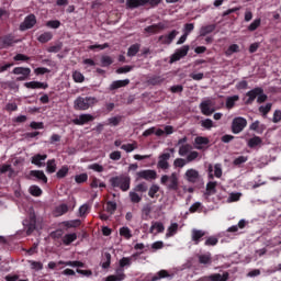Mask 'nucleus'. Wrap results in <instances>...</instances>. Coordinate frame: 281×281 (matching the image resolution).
Here are the masks:
<instances>
[{
    "label": "nucleus",
    "instance_id": "nucleus-40",
    "mask_svg": "<svg viewBox=\"0 0 281 281\" xmlns=\"http://www.w3.org/2000/svg\"><path fill=\"white\" fill-rule=\"evenodd\" d=\"M190 150H192V145H190V144H184V145L180 146V148H179L180 157H186V155H188V153H190Z\"/></svg>",
    "mask_w": 281,
    "mask_h": 281
},
{
    "label": "nucleus",
    "instance_id": "nucleus-8",
    "mask_svg": "<svg viewBox=\"0 0 281 281\" xmlns=\"http://www.w3.org/2000/svg\"><path fill=\"white\" fill-rule=\"evenodd\" d=\"M36 25V15L30 14L20 24V31L25 32L26 30H32Z\"/></svg>",
    "mask_w": 281,
    "mask_h": 281
},
{
    "label": "nucleus",
    "instance_id": "nucleus-60",
    "mask_svg": "<svg viewBox=\"0 0 281 281\" xmlns=\"http://www.w3.org/2000/svg\"><path fill=\"white\" fill-rule=\"evenodd\" d=\"M249 157L247 156H239L234 159L233 164L234 166H241V164H247Z\"/></svg>",
    "mask_w": 281,
    "mask_h": 281
},
{
    "label": "nucleus",
    "instance_id": "nucleus-21",
    "mask_svg": "<svg viewBox=\"0 0 281 281\" xmlns=\"http://www.w3.org/2000/svg\"><path fill=\"white\" fill-rule=\"evenodd\" d=\"M216 186H218V182L216 181H209L206 183V190H205V196H212L216 194Z\"/></svg>",
    "mask_w": 281,
    "mask_h": 281
},
{
    "label": "nucleus",
    "instance_id": "nucleus-37",
    "mask_svg": "<svg viewBox=\"0 0 281 281\" xmlns=\"http://www.w3.org/2000/svg\"><path fill=\"white\" fill-rule=\"evenodd\" d=\"M159 30H161V24H153V25L145 27V32L147 34H157V32H159Z\"/></svg>",
    "mask_w": 281,
    "mask_h": 281
},
{
    "label": "nucleus",
    "instance_id": "nucleus-56",
    "mask_svg": "<svg viewBox=\"0 0 281 281\" xmlns=\"http://www.w3.org/2000/svg\"><path fill=\"white\" fill-rule=\"evenodd\" d=\"M177 229H179V224L173 223L168 227L167 237L175 236L177 234Z\"/></svg>",
    "mask_w": 281,
    "mask_h": 281
},
{
    "label": "nucleus",
    "instance_id": "nucleus-1",
    "mask_svg": "<svg viewBox=\"0 0 281 281\" xmlns=\"http://www.w3.org/2000/svg\"><path fill=\"white\" fill-rule=\"evenodd\" d=\"M133 261L131 257H123L119 261V268L115 270L116 274H111L106 277L105 281H123L126 280V274L124 273L125 267H131Z\"/></svg>",
    "mask_w": 281,
    "mask_h": 281
},
{
    "label": "nucleus",
    "instance_id": "nucleus-3",
    "mask_svg": "<svg viewBox=\"0 0 281 281\" xmlns=\"http://www.w3.org/2000/svg\"><path fill=\"white\" fill-rule=\"evenodd\" d=\"M112 188H120L122 192H128L131 190V177L116 176L110 179Z\"/></svg>",
    "mask_w": 281,
    "mask_h": 281
},
{
    "label": "nucleus",
    "instance_id": "nucleus-55",
    "mask_svg": "<svg viewBox=\"0 0 281 281\" xmlns=\"http://www.w3.org/2000/svg\"><path fill=\"white\" fill-rule=\"evenodd\" d=\"M157 192H159V186L153 184L148 190V196L150 199H155L157 196Z\"/></svg>",
    "mask_w": 281,
    "mask_h": 281
},
{
    "label": "nucleus",
    "instance_id": "nucleus-24",
    "mask_svg": "<svg viewBox=\"0 0 281 281\" xmlns=\"http://www.w3.org/2000/svg\"><path fill=\"white\" fill-rule=\"evenodd\" d=\"M164 278H171L170 272H168V270H159L157 273L150 277V281H159L164 280Z\"/></svg>",
    "mask_w": 281,
    "mask_h": 281
},
{
    "label": "nucleus",
    "instance_id": "nucleus-11",
    "mask_svg": "<svg viewBox=\"0 0 281 281\" xmlns=\"http://www.w3.org/2000/svg\"><path fill=\"white\" fill-rule=\"evenodd\" d=\"M213 106L212 100H205L200 103V111L203 115L210 116L215 111Z\"/></svg>",
    "mask_w": 281,
    "mask_h": 281
},
{
    "label": "nucleus",
    "instance_id": "nucleus-45",
    "mask_svg": "<svg viewBox=\"0 0 281 281\" xmlns=\"http://www.w3.org/2000/svg\"><path fill=\"white\" fill-rule=\"evenodd\" d=\"M29 192L32 196H41L43 194V190L38 186H31Z\"/></svg>",
    "mask_w": 281,
    "mask_h": 281
},
{
    "label": "nucleus",
    "instance_id": "nucleus-59",
    "mask_svg": "<svg viewBox=\"0 0 281 281\" xmlns=\"http://www.w3.org/2000/svg\"><path fill=\"white\" fill-rule=\"evenodd\" d=\"M46 27H50V30H58V27H60V21L50 20V21L46 22Z\"/></svg>",
    "mask_w": 281,
    "mask_h": 281
},
{
    "label": "nucleus",
    "instance_id": "nucleus-12",
    "mask_svg": "<svg viewBox=\"0 0 281 281\" xmlns=\"http://www.w3.org/2000/svg\"><path fill=\"white\" fill-rule=\"evenodd\" d=\"M95 120V116L91 114H80L77 119L72 120V123L76 126H85V124H89V122H93Z\"/></svg>",
    "mask_w": 281,
    "mask_h": 281
},
{
    "label": "nucleus",
    "instance_id": "nucleus-50",
    "mask_svg": "<svg viewBox=\"0 0 281 281\" xmlns=\"http://www.w3.org/2000/svg\"><path fill=\"white\" fill-rule=\"evenodd\" d=\"M136 148H137V143L124 144L121 146V149L125 150V153H133V150H136Z\"/></svg>",
    "mask_w": 281,
    "mask_h": 281
},
{
    "label": "nucleus",
    "instance_id": "nucleus-41",
    "mask_svg": "<svg viewBox=\"0 0 281 281\" xmlns=\"http://www.w3.org/2000/svg\"><path fill=\"white\" fill-rule=\"evenodd\" d=\"M69 175V167L63 166L56 173L57 179H65Z\"/></svg>",
    "mask_w": 281,
    "mask_h": 281
},
{
    "label": "nucleus",
    "instance_id": "nucleus-48",
    "mask_svg": "<svg viewBox=\"0 0 281 281\" xmlns=\"http://www.w3.org/2000/svg\"><path fill=\"white\" fill-rule=\"evenodd\" d=\"M115 210H117V203L113 201H108L106 202V212L109 214H115Z\"/></svg>",
    "mask_w": 281,
    "mask_h": 281
},
{
    "label": "nucleus",
    "instance_id": "nucleus-63",
    "mask_svg": "<svg viewBox=\"0 0 281 281\" xmlns=\"http://www.w3.org/2000/svg\"><path fill=\"white\" fill-rule=\"evenodd\" d=\"M89 204H83L79 207V216H87L89 214Z\"/></svg>",
    "mask_w": 281,
    "mask_h": 281
},
{
    "label": "nucleus",
    "instance_id": "nucleus-9",
    "mask_svg": "<svg viewBox=\"0 0 281 281\" xmlns=\"http://www.w3.org/2000/svg\"><path fill=\"white\" fill-rule=\"evenodd\" d=\"M188 52H190L189 45H184L177 49L176 53L171 56L170 63H177L178 60H181V58H186V56H188Z\"/></svg>",
    "mask_w": 281,
    "mask_h": 281
},
{
    "label": "nucleus",
    "instance_id": "nucleus-10",
    "mask_svg": "<svg viewBox=\"0 0 281 281\" xmlns=\"http://www.w3.org/2000/svg\"><path fill=\"white\" fill-rule=\"evenodd\" d=\"M137 179H145V181H153L157 179V171L153 169H145L136 173Z\"/></svg>",
    "mask_w": 281,
    "mask_h": 281
},
{
    "label": "nucleus",
    "instance_id": "nucleus-34",
    "mask_svg": "<svg viewBox=\"0 0 281 281\" xmlns=\"http://www.w3.org/2000/svg\"><path fill=\"white\" fill-rule=\"evenodd\" d=\"M78 239V235L76 233L66 234L63 238L64 245H71L75 240Z\"/></svg>",
    "mask_w": 281,
    "mask_h": 281
},
{
    "label": "nucleus",
    "instance_id": "nucleus-28",
    "mask_svg": "<svg viewBox=\"0 0 281 281\" xmlns=\"http://www.w3.org/2000/svg\"><path fill=\"white\" fill-rule=\"evenodd\" d=\"M238 100H240V97L238 94L228 97L226 99V109H228V111L234 109V106H236V102H238Z\"/></svg>",
    "mask_w": 281,
    "mask_h": 281
},
{
    "label": "nucleus",
    "instance_id": "nucleus-39",
    "mask_svg": "<svg viewBox=\"0 0 281 281\" xmlns=\"http://www.w3.org/2000/svg\"><path fill=\"white\" fill-rule=\"evenodd\" d=\"M194 144H196V146H207V144H210V138L198 136L194 138Z\"/></svg>",
    "mask_w": 281,
    "mask_h": 281
},
{
    "label": "nucleus",
    "instance_id": "nucleus-18",
    "mask_svg": "<svg viewBox=\"0 0 281 281\" xmlns=\"http://www.w3.org/2000/svg\"><path fill=\"white\" fill-rule=\"evenodd\" d=\"M0 43L3 49H8V47H12L16 41H14V35L8 34L0 37Z\"/></svg>",
    "mask_w": 281,
    "mask_h": 281
},
{
    "label": "nucleus",
    "instance_id": "nucleus-5",
    "mask_svg": "<svg viewBox=\"0 0 281 281\" xmlns=\"http://www.w3.org/2000/svg\"><path fill=\"white\" fill-rule=\"evenodd\" d=\"M247 128V119L243 116H237L232 122V133L234 135H238V133H243Z\"/></svg>",
    "mask_w": 281,
    "mask_h": 281
},
{
    "label": "nucleus",
    "instance_id": "nucleus-57",
    "mask_svg": "<svg viewBox=\"0 0 281 281\" xmlns=\"http://www.w3.org/2000/svg\"><path fill=\"white\" fill-rule=\"evenodd\" d=\"M72 79L75 80V82H85V75L76 70L72 72Z\"/></svg>",
    "mask_w": 281,
    "mask_h": 281
},
{
    "label": "nucleus",
    "instance_id": "nucleus-58",
    "mask_svg": "<svg viewBox=\"0 0 281 281\" xmlns=\"http://www.w3.org/2000/svg\"><path fill=\"white\" fill-rule=\"evenodd\" d=\"M120 234H121V236H123L127 240L133 237V235L131 234V228L130 227H122L120 229Z\"/></svg>",
    "mask_w": 281,
    "mask_h": 281
},
{
    "label": "nucleus",
    "instance_id": "nucleus-36",
    "mask_svg": "<svg viewBox=\"0 0 281 281\" xmlns=\"http://www.w3.org/2000/svg\"><path fill=\"white\" fill-rule=\"evenodd\" d=\"M133 190H134V192H140V194H144V193L148 192V183L140 182V183L136 184L133 188Z\"/></svg>",
    "mask_w": 281,
    "mask_h": 281
},
{
    "label": "nucleus",
    "instance_id": "nucleus-20",
    "mask_svg": "<svg viewBox=\"0 0 281 281\" xmlns=\"http://www.w3.org/2000/svg\"><path fill=\"white\" fill-rule=\"evenodd\" d=\"M186 177L190 183H196L199 180V172L195 169H188L186 171Z\"/></svg>",
    "mask_w": 281,
    "mask_h": 281
},
{
    "label": "nucleus",
    "instance_id": "nucleus-17",
    "mask_svg": "<svg viewBox=\"0 0 281 281\" xmlns=\"http://www.w3.org/2000/svg\"><path fill=\"white\" fill-rule=\"evenodd\" d=\"M47 159V154H36L31 158V164H33V166H37V168H43V166H45V161Z\"/></svg>",
    "mask_w": 281,
    "mask_h": 281
},
{
    "label": "nucleus",
    "instance_id": "nucleus-14",
    "mask_svg": "<svg viewBox=\"0 0 281 281\" xmlns=\"http://www.w3.org/2000/svg\"><path fill=\"white\" fill-rule=\"evenodd\" d=\"M260 93H263V89L261 87L254 88L252 90L248 91L246 93V97L248 98L246 100V104H254L256 101V98L260 95Z\"/></svg>",
    "mask_w": 281,
    "mask_h": 281
},
{
    "label": "nucleus",
    "instance_id": "nucleus-51",
    "mask_svg": "<svg viewBox=\"0 0 281 281\" xmlns=\"http://www.w3.org/2000/svg\"><path fill=\"white\" fill-rule=\"evenodd\" d=\"M240 196H243V193H231L227 203H236L237 201H240Z\"/></svg>",
    "mask_w": 281,
    "mask_h": 281
},
{
    "label": "nucleus",
    "instance_id": "nucleus-54",
    "mask_svg": "<svg viewBox=\"0 0 281 281\" xmlns=\"http://www.w3.org/2000/svg\"><path fill=\"white\" fill-rule=\"evenodd\" d=\"M81 223L82 222L80 220H72V221L64 222V225L65 227L71 228V227H80Z\"/></svg>",
    "mask_w": 281,
    "mask_h": 281
},
{
    "label": "nucleus",
    "instance_id": "nucleus-47",
    "mask_svg": "<svg viewBox=\"0 0 281 281\" xmlns=\"http://www.w3.org/2000/svg\"><path fill=\"white\" fill-rule=\"evenodd\" d=\"M164 77L161 76H154V77H150L148 82L149 85H153L154 87L157 86V85H161L164 82Z\"/></svg>",
    "mask_w": 281,
    "mask_h": 281
},
{
    "label": "nucleus",
    "instance_id": "nucleus-53",
    "mask_svg": "<svg viewBox=\"0 0 281 281\" xmlns=\"http://www.w3.org/2000/svg\"><path fill=\"white\" fill-rule=\"evenodd\" d=\"M261 22L262 21L260 19L254 20V22L248 26V32H256V30L260 27Z\"/></svg>",
    "mask_w": 281,
    "mask_h": 281
},
{
    "label": "nucleus",
    "instance_id": "nucleus-38",
    "mask_svg": "<svg viewBox=\"0 0 281 281\" xmlns=\"http://www.w3.org/2000/svg\"><path fill=\"white\" fill-rule=\"evenodd\" d=\"M145 3H148V2H146V1H127L126 8H128L130 10H135V8H139V7L144 5Z\"/></svg>",
    "mask_w": 281,
    "mask_h": 281
},
{
    "label": "nucleus",
    "instance_id": "nucleus-29",
    "mask_svg": "<svg viewBox=\"0 0 281 281\" xmlns=\"http://www.w3.org/2000/svg\"><path fill=\"white\" fill-rule=\"evenodd\" d=\"M131 203L137 204L142 203V195L137 191L133 189V191H130L128 193Z\"/></svg>",
    "mask_w": 281,
    "mask_h": 281
},
{
    "label": "nucleus",
    "instance_id": "nucleus-22",
    "mask_svg": "<svg viewBox=\"0 0 281 281\" xmlns=\"http://www.w3.org/2000/svg\"><path fill=\"white\" fill-rule=\"evenodd\" d=\"M127 85H131L130 79L116 80L111 83L110 89L111 91H115L116 89H122V87H127Z\"/></svg>",
    "mask_w": 281,
    "mask_h": 281
},
{
    "label": "nucleus",
    "instance_id": "nucleus-4",
    "mask_svg": "<svg viewBox=\"0 0 281 281\" xmlns=\"http://www.w3.org/2000/svg\"><path fill=\"white\" fill-rule=\"evenodd\" d=\"M160 183L167 186V190H172L173 192L179 190V177L177 176V172H172L170 176L164 175L160 178Z\"/></svg>",
    "mask_w": 281,
    "mask_h": 281
},
{
    "label": "nucleus",
    "instance_id": "nucleus-61",
    "mask_svg": "<svg viewBox=\"0 0 281 281\" xmlns=\"http://www.w3.org/2000/svg\"><path fill=\"white\" fill-rule=\"evenodd\" d=\"M88 179H89V175H87V173L77 175L75 177L76 183H86V181H88Z\"/></svg>",
    "mask_w": 281,
    "mask_h": 281
},
{
    "label": "nucleus",
    "instance_id": "nucleus-2",
    "mask_svg": "<svg viewBox=\"0 0 281 281\" xmlns=\"http://www.w3.org/2000/svg\"><path fill=\"white\" fill-rule=\"evenodd\" d=\"M98 104V99L95 97H78L75 100V110L76 111H88L92 106Z\"/></svg>",
    "mask_w": 281,
    "mask_h": 281
},
{
    "label": "nucleus",
    "instance_id": "nucleus-26",
    "mask_svg": "<svg viewBox=\"0 0 281 281\" xmlns=\"http://www.w3.org/2000/svg\"><path fill=\"white\" fill-rule=\"evenodd\" d=\"M216 30V24H209L205 26H202L200 29V36H207V34H212Z\"/></svg>",
    "mask_w": 281,
    "mask_h": 281
},
{
    "label": "nucleus",
    "instance_id": "nucleus-49",
    "mask_svg": "<svg viewBox=\"0 0 281 281\" xmlns=\"http://www.w3.org/2000/svg\"><path fill=\"white\" fill-rule=\"evenodd\" d=\"M204 245H205L206 247H216V245H218V238H217V237H214V236H210V237L205 240Z\"/></svg>",
    "mask_w": 281,
    "mask_h": 281
},
{
    "label": "nucleus",
    "instance_id": "nucleus-33",
    "mask_svg": "<svg viewBox=\"0 0 281 281\" xmlns=\"http://www.w3.org/2000/svg\"><path fill=\"white\" fill-rule=\"evenodd\" d=\"M198 258L200 265H212V255L210 252L200 255Z\"/></svg>",
    "mask_w": 281,
    "mask_h": 281
},
{
    "label": "nucleus",
    "instance_id": "nucleus-7",
    "mask_svg": "<svg viewBox=\"0 0 281 281\" xmlns=\"http://www.w3.org/2000/svg\"><path fill=\"white\" fill-rule=\"evenodd\" d=\"M23 226L26 232V236H32L36 231V215H30L29 220H24Z\"/></svg>",
    "mask_w": 281,
    "mask_h": 281
},
{
    "label": "nucleus",
    "instance_id": "nucleus-35",
    "mask_svg": "<svg viewBox=\"0 0 281 281\" xmlns=\"http://www.w3.org/2000/svg\"><path fill=\"white\" fill-rule=\"evenodd\" d=\"M46 172H48V175H54V172H56V160L55 159L47 160Z\"/></svg>",
    "mask_w": 281,
    "mask_h": 281
},
{
    "label": "nucleus",
    "instance_id": "nucleus-15",
    "mask_svg": "<svg viewBox=\"0 0 281 281\" xmlns=\"http://www.w3.org/2000/svg\"><path fill=\"white\" fill-rule=\"evenodd\" d=\"M179 35V31L173 30L171 31L169 34L167 35H160L158 41L162 44V45H170V43H172V41L175 38H177V36Z\"/></svg>",
    "mask_w": 281,
    "mask_h": 281
},
{
    "label": "nucleus",
    "instance_id": "nucleus-6",
    "mask_svg": "<svg viewBox=\"0 0 281 281\" xmlns=\"http://www.w3.org/2000/svg\"><path fill=\"white\" fill-rule=\"evenodd\" d=\"M12 74H14V76H20V77H16V82H23L30 79L32 69L25 68V67H15L12 70Z\"/></svg>",
    "mask_w": 281,
    "mask_h": 281
},
{
    "label": "nucleus",
    "instance_id": "nucleus-62",
    "mask_svg": "<svg viewBox=\"0 0 281 281\" xmlns=\"http://www.w3.org/2000/svg\"><path fill=\"white\" fill-rule=\"evenodd\" d=\"M66 267H78L85 269V262L82 261H66Z\"/></svg>",
    "mask_w": 281,
    "mask_h": 281
},
{
    "label": "nucleus",
    "instance_id": "nucleus-13",
    "mask_svg": "<svg viewBox=\"0 0 281 281\" xmlns=\"http://www.w3.org/2000/svg\"><path fill=\"white\" fill-rule=\"evenodd\" d=\"M170 153H164L158 157L157 168L160 170H168L170 168Z\"/></svg>",
    "mask_w": 281,
    "mask_h": 281
},
{
    "label": "nucleus",
    "instance_id": "nucleus-16",
    "mask_svg": "<svg viewBox=\"0 0 281 281\" xmlns=\"http://www.w3.org/2000/svg\"><path fill=\"white\" fill-rule=\"evenodd\" d=\"M203 236H205V231L196 228L191 231V240L193 245H199L203 240Z\"/></svg>",
    "mask_w": 281,
    "mask_h": 281
},
{
    "label": "nucleus",
    "instance_id": "nucleus-32",
    "mask_svg": "<svg viewBox=\"0 0 281 281\" xmlns=\"http://www.w3.org/2000/svg\"><path fill=\"white\" fill-rule=\"evenodd\" d=\"M54 38V34L52 32H44L37 37V41L40 43H49Z\"/></svg>",
    "mask_w": 281,
    "mask_h": 281
},
{
    "label": "nucleus",
    "instance_id": "nucleus-25",
    "mask_svg": "<svg viewBox=\"0 0 281 281\" xmlns=\"http://www.w3.org/2000/svg\"><path fill=\"white\" fill-rule=\"evenodd\" d=\"M69 212V206L67 204H59L55 207L54 214L55 216H63Z\"/></svg>",
    "mask_w": 281,
    "mask_h": 281
},
{
    "label": "nucleus",
    "instance_id": "nucleus-46",
    "mask_svg": "<svg viewBox=\"0 0 281 281\" xmlns=\"http://www.w3.org/2000/svg\"><path fill=\"white\" fill-rule=\"evenodd\" d=\"M155 229H157L158 234H164L166 227H164V224L161 222H156L151 225L150 232L153 233Z\"/></svg>",
    "mask_w": 281,
    "mask_h": 281
},
{
    "label": "nucleus",
    "instance_id": "nucleus-64",
    "mask_svg": "<svg viewBox=\"0 0 281 281\" xmlns=\"http://www.w3.org/2000/svg\"><path fill=\"white\" fill-rule=\"evenodd\" d=\"M271 106H273V104H271V103H267L266 105H261L259 108V112L262 113V115H267L271 111Z\"/></svg>",
    "mask_w": 281,
    "mask_h": 281
},
{
    "label": "nucleus",
    "instance_id": "nucleus-52",
    "mask_svg": "<svg viewBox=\"0 0 281 281\" xmlns=\"http://www.w3.org/2000/svg\"><path fill=\"white\" fill-rule=\"evenodd\" d=\"M201 126L203 128H206V131H210V128L214 127V122L212 121V119H205L201 121Z\"/></svg>",
    "mask_w": 281,
    "mask_h": 281
},
{
    "label": "nucleus",
    "instance_id": "nucleus-23",
    "mask_svg": "<svg viewBox=\"0 0 281 281\" xmlns=\"http://www.w3.org/2000/svg\"><path fill=\"white\" fill-rule=\"evenodd\" d=\"M30 177H35L38 181H43V183H47V176L43 170H31Z\"/></svg>",
    "mask_w": 281,
    "mask_h": 281
},
{
    "label": "nucleus",
    "instance_id": "nucleus-27",
    "mask_svg": "<svg viewBox=\"0 0 281 281\" xmlns=\"http://www.w3.org/2000/svg\"><path fill=\"white\" fill-rule=\"evenodd\" d=\"M248 148H257V146H262V138L260 136H254L247 142Z\"/></svg>",
    "mask_w": 281,
    "mask_h": 281
},
{
    "label": "nucleus",
    "instance_id": "nucleus-31",
    "mask_svg": "<svg viewBox=\"0 0 281 281\" xmlns=\"http://www.w3.org/2000/svg\"><path fill=\"white\" fill-rule=\"evenodd\" d=\"M210 279L212 281H227V280H229V272H224L223 274L215 273V274H212L210 277Z\"/></svg>",
    "mask_w": 281,
    "mask_h": 281
},
{
    "label": "nucleus",
    "instance_id": "nucleus-43",
    "mask_svg": "<svg viewBox=\"0 0 281 281\" xmlns=\"http://www.w3.org/2000/svg\"><path fill=\"white\" fill-rule=\"evenodd\" d=\"M102 260H103L102 269H109V267H111V255H110V252H104Z\"/></svg>",
    "mask_w": 281,
    "mask_h": 281
},
{
    "label": "nucleus",
    "instance_id": "nucleus-19",
    "mask_svg": "<svg viewBox=\"0 0 281 281\" xmlns=\"http://www.w3.org/2000/svg\"><path fill=\"white\" fill-rule=\"evenodd\" d=\"M24 87H26V89H48L49 85H47V82L31 81L25 82Z\"/></svg>",
    "mask_w": 281,
    "mask_h": 281
},
{
    "label": "nucleus",
    "instance_id": "nucleus-30",
    "mask_svg": "<svg viewBox=\"0 0 281 281\" xmlns=\"http://www.w3.org/2000/svg\"><path fill=\"white\" fill-rule=\"evenodd\" d=\"M142 47V45L139 44H133L128 47L127 49V56L130 58H133V56H137V54L139 53V48Z\"/></svg>",
    "mask_w": 281,
    "mask_h": 281
},
{
    "label": "nucleus",
    "instance_id": "nucleus-42",
    "mask_svg": "<svg viewBox=\"0 0 281 281\" xmlns=\"http://www.w3.org/2000/svg\"><path fill=\"white\" fill-rule=\"evenodd\" d=\"M240 52V46L238 44H232L225 52L226 56H232V54H238Z\"/></svg>",
    "mask_w": 281,
    "mask_h": 281
},
{
    "label": "nucleus",
    "instance_id": "nucleus-44",
    "mask_svg": "<svg viewBox=\"0 0 281 281\" xmlns=\"http://www.w3.org/2000/svg\"><path fill=\"white\" fill-rule=\"evenodd\" d=\"M113 63V58L109 55H103L101 57V67H111V64Z\"/></svg>",
    "mask_w": 281,
    "mask_h": 281
}]
</instances>
